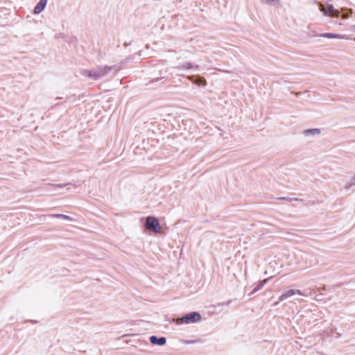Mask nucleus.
Returning <instances> with one entry per match:
<instances>
[{"mask_svg": "<svg viewBox=\"0 0 355 355\" xmlns=\"http://www.w3.org/2000/svg\"><path fill=\"white\" fill-rule=\"evenodd\" d=\"M201 315L198 312H190L176 320L177 324L196 323L201 320Z\"/></svg>", "mask_w": 355, "mask_h": 355, "instance_id": "1", "label": "nucleus"}, {"mask_svg": "<svg viewBox=\"0 0 355 355\" xmlns=\"http://www.w3.org/2000/svg\"><path fill=\"white\" fill-rule=\"evenodd\" d=\"M145 228L150 232L155 234H159L161 232V225L157 220L154 216H148L146 218V222L144 224Z\"/></svg>", "mask_w": 355, "mask_h": 355, "instance_id": "2", "label": "nucleus"}, {"mask_svg": "<svg viewBox=\"0 0 355 355\" xmlns=\"http://www.w3.org/2000/svg\"><path fill=\"white\" fill-rule=\"evenodd\" d=\"M112 69V67L107 66H98L97 67L90 71V79L94 80H98L99 78L105 76Z\"/></svg>", "mask_w": 355, "mask_h": 355, "instance_id": "3", "label": "nucleus"}, {"mask_svg": "<svg viewBox=\"0 0 355 355\" xmlns=\"http://www.w3.org/2000/svg\"><path fill=\"white\" fill-rule=\"evenodd\" d=\"M295 295H299L304 297H307L309 295L305 292H303L299 289H289L285 291L279 297V302H283L286 300L287 299Z\"/></svg>", "mask_w": 355, "mask_h": 355, "instance_id": "4", "label": "nucleus"}, {"mask_svg": "<svg viewBox=\"0 0 355 355\" xmlns=\"http://www.w3.org/2000/svg\"><path fill=\"white\" fill-rule=\"evenodd\" d=\"M320 10L326 16H337L338 11L335 10L332 5L330 4H320Z\"/></svg>", "mask_w": 355, "mask_h": 355, "instance_id": "5", "label": "nucleus"}, {"mask_svg": "<svg viewBox=\"0 0 355 355\" xmlns=\"http://www.w3.org/2000/svg\"><path fill=\"white\" fill-rule=\"evenodd\" d=\"M188 78L193 83L198 86L205 87L207 85L206 80L202 77L191 76H189Z\"/></svg>", "mask_w": 355, "mask_h": 355, "instance_id": "6", "label": "nucleus"}, {"mask_svg": "<svg viewBox=\"0 0 355 355\" xmlns=\"http://www.w3.org/2000/svg\"><path fill=\"white\" fill-rule=\"evenodd\" d=\"M150 341L153 345L162 346L166 344V340L164 337L157 338L155 336H152L150 337Z\"/></svg>", "mask_w": 355, "mask_h": 355, "instance_id": "7", "label": "nucleus"}, {"mask_svg": "<svg viewBox=\"0 0 355 355\" xmlns=\"http://www.w3.org/2000/svg\"><path fill=\"white\" fill-rule=\"evenodd\" d=\"M321 132L319 128H311V129H306L303 130V135L305 137H312L320 135Z\"/></svg>", "mask_w": 355, "mask_h": 355, "instance_id": "8", "label": "nucleus"}, {"mask_svg": "<svg viewBox=\"0 0 355 355\" xmlns=\"http://www.w3.org/2000/svg\"><path fill=\"white\" fill-rule=\"evenodd\" d=\"M47 3V0H40L35 6L34 13L39 14L46 7Z\"/></svg>", "mask_w": 355, "mask_h": 355, "instance_id": "9", "label": "nucleus"}, {"mask_svg": "<svg viewBox=\"0 0 355 355\" xmlns=\"http://www.w3.org/2000/svg\"><path fill=\"white\" fill-rule=\"evenodd\" d=\"M261 1L265 4L270 5L271 6L280 7V0H261Z\"/></svg>", "mask_w": 355, "mask_h": 355, "instance_id": "10", "label": "nucleus"}, {"mask_svg": "<svg viewBox=\"0 0 355 355\" xmlns=\"http://www.w3.org/2000/svg\"><path fill=\"white\" fill-rule=\"evenodd\" d=\"M269 279H265L263 281H261L258 283V284L254 288V289L252 291V294H254L261 290L263 286L267 283Z\"/></svg>", "mask_w": 355, "mask_h": 355, "instance_id": "11", "label": "nucleus"}, {"mask_svg": "<svg viewBox=\"0 0 355 355\" xmlns=\"http://www.w3.org/2000/svg\"><path fill=\"white\" fill-rule=\"evenodd\" d=\"M324 37L332 38V39H340L343 40L345 39V37L342 35L333 34V33H324L322 35Z\"/></svg>", "mask_w": 355, "mask_h": 355, "instance_id": "12", "label": "nucleus"}, {"mask_svg": "<svg viewBox=\"0 0 355 355\" xmlns=\"http://www.w3.org/2000/svg\"><path fill=\"white\" fill-rule=\"evenodd\" d=\"M49 216H51L52 218H62V219L69 220V221L73 220V218L71 216L64 215V214H53L49 215Z\"/></svg>", "mask_w": 355, "mask_h": 355, "instance_id": "13", "label": "nucleus"}, {"mask_svg": "<svg viewBox=\"0 0 355 355\" xmlns=\"http://www.w3.org/2000/svg\"><path fill=\"white\" fill-rule=\"evenodd\" d=\"M193 67V64L190 62H187L183 65L179 66L177 68L179 69H190Z\"/></svg>", "mask_w": 355, "mask_h": 355, "instance_id": "14", "label": "nucleus"}, {"mask_svg": "<svg viewBox=\"0 0 355 355\" xmlns=\"http://www.w3.org/2000/svg\"><path fill=\"white\" fill-rule=\"evenodd\" d=\"M354 184H355V175L350 179V182L346 186V188L348 189Z\"/></svg>", "mask_w": 355, "mask_h": 355, "instance_id": "15", "label": "nucleus"}, {"mask_svg": "<svg viewBox=\"0 0 355 355\" xmlns=\"http://www.w3.org/2000/svg\"><path fill=\"white\" fill-rule=\"evenodd\" d=\"M53 187L55 188H62L63 185L62 184H55Z\"/></svg>", "mask_w": 355, "mask_h": 355, "instance_id": "16", "label": "nucleus"}, {"mask_svg": "<svg viewBox=\"0 0 355 355\" xmlns=\"http://www.w3.org/2000/svg\"><path fill=\"white\" fill-rule=\"evenodd\" d=\"M354 28H355V26H354Z\"/></svg>", "mask_w": 355, "mask_h": 355, "instance_id": "17", "label": "nucleus"}]
</instances>
